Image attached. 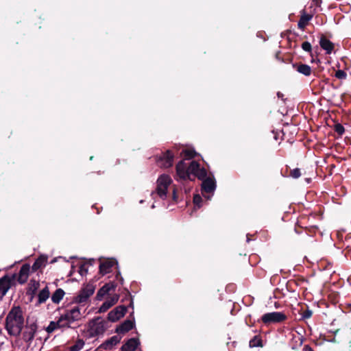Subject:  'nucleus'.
Wrapping results in <instances>:
<instances>
[{"label":"nucleus","mask_w":351,"mask_h":351,"mask_svg":"<svg viewBox=\"0 0 351 351\" xmlns=\"http://www.w3.org/2000/svg\"><path fill=\"white\" fill-rule=\"evenodd\" d=\"M139 344L140 341L138 339L130 338L121 346V350H124L125 351H135Z\"/></svg>","instance_id":"21"},{"label":"nucleus","mask_w":351,"mask_h":351,"mask_svg":"<svg viewBox=\"0 0 351 351\" xmlns=\"http://www.w3.org/2000/svg\"><path fill=\"white\" fill-rule=\"evenodd\" d=\"M38 326L36 323L33 322L30 324H27L25 326V330L23 332V339L25 342L31 343L34 338Z\"/></svg>","instance_id":"11"},{"label":"nucleus","mask_w":351,"mask_h":351,"mask_svg":"<svg viewBox=\"0 0 351 351\" xmlns=\"http://www.w3.org/2000/svg\"><path fill=\"white\" fill-rule=\"evenodd\" d=\"M174 159V154L169 149L156 156V162L161 168L172 167Z\"/></svg>","instance_id":"7"},{"label":"nucleus","mask_w":351,"mask_h":351,"mask_svg":"<svg viewBox=\"0 0 351 351\" xmlns=\"http://www.w3.org/2000/svg\"><path fill=\"white\" fill-rule=\"evenodd\" d=\"M301 13L302 14L298 23V27L300 29H304L308 24V22L312 19L313 15L306 14L304 10H303Z\"/></svg>","instance_id":"24"},{"label":"nucleus","mask_w":351,"mask_h":351,"mask_svg":"<svg viewBox=\"0 0 351 351\" xmlns=\"http://www.w3.org/2000/svg\"><path fill=\"white\" fill-rule=\"evenodd\" d=\"M90 160H93V156H90Z\"/></svg>","instance_id":"54"},{"label":"nucleus","mask_w":351,"mask_h":351,"mask_svg":"<svg viewBox=\"0 0 351 351\" xmlns=\"http://www.w3.org/2000/svg\"><path fill=\"white\" fill-rule=\"evenodd\" d=\"M48 258L47 256L40 255L38 258L35 261L33 265L32 266V271L34 272L37 270L41 269L42 267H45L47 263Z\"/></svg>","instance_id":"23"},{"label":"nucleus","mask_w":351,"mask_h":351,"mask_svg":"<svg viewBox=\"0 0 351 351\" xmlns=\"http://www.w3.org/2000/svg\"><path fill=\"white\" fill-rule=\"evenodd\" d=\"M335 77L339 80H345L347 77V73L343 70H337L335 74Z\"/></svg>","instance_id":"39"},{"label":"nucleus","mask_w":351,"mask_h":351,"mask_svg":"<svg viewBox=\"0 0 351 351\" xmlns=\"http://www.w3.org/2000/svg\"><path fill=\"white\" fill-rule=\"evenodd\" d=\"M55 261H56V260H55V259H54V260H53V261H51V263H54Z\"/></svg>","instance_id":"55"},{"label":"nucleus","mask_w":351,"mask_h":351,"mask_svg":"<svg viewBox=\"0 0 351 351\" xmlns=\"http://www.w3.org/2000/svg\"><path fill=\"white\" fill-rule=\"evenodd\" d=\"M94 263H95V260L94 259H90L87 262H86L85 263H86V265H92Z\"/></svg>","instance_id":"48"},{"label":"nucleus","mask_w":351,"mask_h":351,"mask_svg":"<svg viewBox=\"0 0 351 351\" xmlns=\"http://www.w3.org/2000/svg\"><path fill=\"white\" fill-rule=\"evenodd\" d=\"M189 169L191 171L192 178H197L199 180H204L207 178V171L204 167H202L199 163L193 160L189 163Z\"/></svg>","instance_id":"8"},{"label":"nucleus","mask_w":351,"mask_h":351,"mask_svg":"<svg viewBox=\"0 0 351 351\" xmlns=\"http://www.w3.org/2000/svg\"><path fill=\"white\" fill-rule=\"evenodd\" d=\"M307 282H308V280L303 277H300L295 280L289 281V284L290 285H291L292 284H294L296 286H301L304 283H307Z\"/></svg>","instance_id":"32"},{"label":"nucleus","mask_w":351,"mask_h":351,"mask_svg":"<svg viewBox=\"0 0 351 351\" xmlns=\"http://www.w3.org/2000/svg\"><path fill=\"white\" fill-rule=\"evenodd\" d=\"M106 330V322L98 317L93 320L90 328V334L91 337H95L104 334Z\"/></svg>","instance_id":"9"},{"label":"nucleus","mask_w":351,"mask_h":351,"mask_svg":"<svg viewBox=\"0 0 351 351\" xmlns=\"http://www.w3.org/2000/svg\"><path fill=\"white\" fill-rule=\"evenodd\" d=\"M96 285L93 282L84 284L79 291V293L73 299V302L76 304H86L90 297L94 293Z\"/></svg>","instance_id":"2"},{"label":"nucleus","mask_w":351,"mask_h":351,"mask_svg":"<svg viewBox=\"0 0 351 351\" xmlns=\"http://www.w3.org/2000/svg\"><path fill=\"white\" fill-rule=\"evenodd\" d=\"M216 189V182L214 178H207L202 180V191L203 192L210 193L214 192Z\"/></svg>","instance_id":"16"},{"label":"nucleus","mask_w":351,"mask_h":351,"mask_svg":"<svg viewBox=\"0 0 351 351\" xmlns=\"http://www.w3.org/2000/svg\"><path fill=\"white\" fill-rule=\"evenodd\" d=\"M24 326V318L20 307H14L7 315L5 328L11 336L18 337Z\"/></svg>","instance_id":"1"},{"label":"nucleus","mask_w":351,"mask_h":351,"mask_svg":"<svg viewBox=\"0 0 351 351\" xmlns=\"http://www.w3.org/2000/svg\"><path fill=\"white\" fill-rule=\"evenodd\" d=\"M84 341L82 339H78L75 343L69 348V351H80L83 348Z\"/></svg>","instance_id":"30"},{"label":"nucleus","mask_w":351,"mask_h":351,"mask_svg":"<svg viewBox=\"0 0 351 351\" xmlns=\"http://www.w3.org/2000/svg\"><path fill=\"white\" fill-rule=\"evenodd\" d=\"M95 351H102V350H99V348H97Z\"/></svg>","instance_id":"53"},{"label":"nucleus","mask_w":351,"mask_h":351,"mask_svg":"<svg viewBox=\"0 0 351 351\" xmlns=\"http://www.w3.org/2000/svg\"><path fill=\"white\" fill-rule=\"evenodd\" d=\"M287 319V316L283 312L274 311L263 314L258 320L262 322L265 326H270L272 324H278L284 323Z\"/></svg>","instance_id":"3"},{"label":"nucleus","mask_w":351,"mask_h":351,"mask_svg":"<svg viewBox=\"0 0 351 351\" xmlns=\"http://www.w3.org/2000/svg\"><path fill=\"white\" fill-rule=\"evenodd\" d=\"M279 53H280V52L276 53V58H279V56H278V55H279Z\"/></svg>","instance_id":"50"},{"label":"nucleus","mask_w":351,"mask_h":351,"mask_svg":"<svg viewBox=\"0 0 351 351\" xmlns=\"http://www.w3.org/2000/svg\"><path fill=\"white\" fill-rule=\"evenodd\" d=\"M30 269L31 267L28 263L23 264L21 266L18 274V277L17 278H16L19 284L23 285L27 281Z\"/></svg>","instance_id":"14"},{"label":"nucleus","mask_w":351,"mask_h":351,"mask_svg":"<svg viewBox=\"0 0 351 351\" xmlns=\"http://www.w3.org/2000/svg\"><path fill=\"white\" fill-rule=\"evenodd\" d=\"M118 263L114 258H107L103 261H100L99 264V274L102 276L112 271V268L117 265Z\"/></svg>","instance_id":"12"},{"label":"nucleus","mask_w":351,"mask_h":351,"mask_svg":"<svg viewBox=\"0 0 351 351\" xmlns=\"http://www.w3.org/2000/svg\"><path fill=\"white\" fill-rule=\"evenodd\" d=\"M125 291H126V295H125V298L122 300V302H124L125 300H128L130 302L128 306L133 308V300L132 298L131 293L128 289H125Z\"/></svg>","instance_id":"40"},{"label":"nucleus","mask_w":351,"mask_h":351,"mask_svg":"<svg viewBox=\"0 0 351 351\" xmlns=\"http://www.w3.org/2000/svg\"><path fill=\"white\" fill-rule=\"evenodd\" d=\"M50 295L49 290L47 286H46L44 289H43L38 293V304H40L45 303L46 300L49 298Z\"/></svg>","instance_id":"25"},{"label":"nucleus","mask_w":351,"mask_h":351,"mask_svg":"<svg viewBox=\"0 0 351 351\" xmlns=\"http://www.w3.org/2000/svg\"><path fill=\"white\" fill-rule=\"evenodd\" d=\"M117 287V284L114 282H110L108 283H106L103 287H101L97 291L95 299L97 300L101 301L104 298V297L107 295L110 291H114Z\"/></svg>","instance_id":"13"},{"label":"nucleus","mask_w":351,"mask_h":351,"mask_svg":"<svg viewBox=\"0 0 351 351\" xmlns=\"http://www.w3.org/2000/svg\"><path fill=\"white\" fill-rule=\"evenodd\" d=\"M119 351H125V350H121V349H120V350H119Z\"/></svg>","instance_id":"56"},{"label":"nucleus","mask_w":351,"mask_h":351,"mask_svg":"<svg viewBox=\"0 0 351 351\" xmlns=\"http://www.w3.org/2000/svg\"><path fill=\"white\" fill-rule=\"evenodd\" d=\"M64 291L63 289L59 288L57 289L55 292L52 294L51 300L55 304H59L60 302L62 300L64 295Z\"/></svg>","instance_id":"27"},{"label":"nucleus","mask_w":351,"mask_h":351,"mask_svg":"<svg viewBox=\"0 0 351 351\" xmlns=\"http://www.w3.org/2000/svg\"><path fill=\"white\" fill-rule=\"evenodd\" d=\"M250 237H248V236H247V241L249 242L250 241Z\"/></svg>","instance_id":"52"},{"label":"nucleus","mask_w":351,"mask_h":351,"mask_svg":"<svg viewBox=\"0 0 351 351\" xmlns=\"http://www.w3.org/2000/svg\"><path fill=\"white\" fill-rule=\"evenodd\" d=\"M334 130L337 132L339 136H342L345 132V128L341 123H336L334 125Z\"/></svg>","instance_id":"36"},{"label":"nucleus","mask_w":351,"mask_h":351,"mask_svg":"<svg viewBox=\"0 0 351 351\" xmlns=\"http://www.w3.org/2000/svg\"><path fill=\"white\" fill-rule=\"evenodd\" d=\"M16 274H14L11 276L6 274L0 278V300L5 295L8 291L16 285Z\"/></svg>","instance_id":"6"},{"label":"nucleus","mask_w":351,"mask_h":351,"mask_svg":"<svg viewBox=\"0 0 351 351\" xmlns=\"http://www.w3.org/2000/svg\"><path fill=\"white\" fill-rule=\"evenodd\" d=\"M230 344L231 345V346H232L233 348H235L237 345V341H232L231 343H228L227 345L228 346H230Z\"/></svg>","instance_id":"47"},{"label":"nucleus","mask_w":351,"mask_h":351,"mask_svg":"<svg viewBox=\"0 0 351 351\" xmlns=\"http://www.w3.org/2000/svg\"><path fill=\"white\" fill-rule=\"evenodd\" d=\"M312 315H313V311L311 309H309L308 307H307L301 313L302 319L304 320L309 319L311 317Z\"/></svg>","instance_id":"37"},{"label":"nucleus","mask_w":351,"mask_h":351,"mask_svg":"<svg viewBox=\"0 0 351 351\" xmlns=\"http://www.w3.org/2000/svg\"><path fill=\"white\" fill-rule=\"evenodd\" d=\"M39 287V281H37L34 279L30 280L27 288V295L30 296L31 299H32L36 294L37 290L38 289Z\"/></svg>","instance_id":"20"},{"label":"nucleus","mask_w":351,"mask_h":351,"mask_svg":"<svg viewBox=\"0 0 351 351\" xmlns=\"http://www.w3.org/2000/svg\"><path fill=\"white\" fill-rule=\"evenodd\" d=\"M313 3L317 7H320L321 3H322V0H313Z\"/></svg>","instance_id":"46"},{"label":"nucleus","mask_w":351,"mask_h":351,"mask_svg":"<svg viewBox=\"0 0 351 351\" xmlns=\"http://www.w3.org/2000/svg\"><path fill=\"white\" fill-rule=\"evenodd\" d=\"M59 321L61 322L62 321H66L68 322L69 323L71 324L73 322H74L73 321H71V315H70V311L69 310H66V313L63 315H62L60 317H59Z\"/></svg>","instance_id":"35"},{"label":"nucleus","mask_w":351,"mask_h":351,"mask_svg":"<svg viewBox=\"0 0 351 351\" xmlns=\"http://www.w3.org/2000/svg\"><path fill=\"white\" fill-rule=\"evenodd\" d=\"M293 67L300 73L305 75L309 76L311 74L312 69L311 67L306 64L303 63H295L293 64Z\"/></svg>","instance_id":"22"},{"label":"nucleus","mask_w":351,"mask_h":351,"mask_svg":"<svg viewBox=\"0 0 351 351\" xmlns=\"http://www.w3.org/2000/svg\"><path fill=\"white\" fill-rule=\"evenodd\" d=\"M249 346L250 348L254 347H263V340L261 335L254 336L249 342Z\"/></svg>","instance_id":"28"},{"label":"nucleus","mask_w":351,"mask_h":351,"mask_svg":"<svg viewBox=\"0 0 351 351\" xmlns=\"http://www.w3.org/2000/svg\"><path fill=\"white\" fill-rule=\"evenodd\" d=\"M172 180L168 175L163 174L157 180V186L156 191L152 193V195H158L161 199H165L167 197V192L169 186L171 184Z\"/></svg>","instance_id":"4"},{"label":"nucleus","mask_w":351,"mask_h":351,"mask_svg":"<svg viewBox=\"0 0 351 351\" xmlns=\"http://www.w3.org/2000/svg\"><path fill=\"white\" fill-rule=\"evenodd\" d=\"M250 237H248V236H247V241L249 242L250 241Z\"/></svg>","instance_id":"51"},{"label":"nucleus","mask_w":351,"mask_h":351,"mask_svg":"<svg viewBox=\"0 0 351 351\" xmlns=\"http://www.w3.org/2000/svg\"><path fill=\"white\" fill-rule=\"evenodd\" d=\"M119 295L114 294L110 298H108L99 307L98 313H101L107 311L110 307L114 305L119 300Z\"/></svg>","instance_id":"18"},{"label":"nucleus","mask_w":351,"mask_h":351,"mask_svg":"<svg viewBox=\"0 0 351 351\" xmlns=\"http://www.w3.org/2000/svg\"><path fill=\"white\" fill-rule=\"evenodd\" d=\"M295 231L298 234L300 233V231L298 230L297 227L295 228Z\"/></svg>","instance_id":"49"},{"label":"nucleus","mask_w":351,"mask_h":351,"mask_svg":"<svg viewBox=\"0 0 351 351\" xmlns=\"http://www.w3.org/2000/svg\"><path fill=\"white\" fill-rule=\"evenodd\" d=\"M176 171L175 179L178 181L194 180V178L191 177L189 165L186 163L184 160H181L178 162L176 166Z\"/></svg>","instance_id":"5"},{"label":"nucleus","mask_w":351,"mask_h":351,"mask_svg":"<svg viewBox=\"0 0 351 351\" xmlns=\"http://www.w3.org/2000/svg\"><path fill=\"white\" fill-rule=\"evenodd\" d=\"M79 273L82 276L87 274L88 269L86 267V263H82L80 265Z\"/></svg>","instance_id":"41"},{"label":"nucleus","mask_w":351,"mask_h":351,"mask_svg":"<svg viewBox=\"0 0 351 351\" xmlns=\"http://www.w3.org/2000/svg\"><path fill=\"white\" fill-rule=\"evenodd\" d=\"M71 321L76 322L82 319V315L79 306H75L69 310Z\"/></svg>","instance_id":"26"},{"label":"nucleus","mask_w":351,"mask_h":351,"mask_svg":"<svg viewBox=\"0 0 351 351\" xmlns=\"http://www.w3.org/2000/svg\"><path fill=\"white\" fill-rule=\"evenodd\" d=\"M319 45L322 49L326 51V54H330L334 49L335 45L329 39H328L324 34H321L319 38Z\"/></svg>","instance_id":"15"},{"label":"nucleus","mask_w":351,"mask_h":351,"mask_svg":"<svg viewBox=\"0 0 351 351\" xmlns=\"http://www.w3.org/2000/svg\"><path fill=\"white\" fill-rule=\"evenodd\" d=\"M70 324H71L69 323L66 321H62L61 322H60V324H58V328H69V327H71Z\"/></svg>","instance_id":"42"},{"label":"nucleus","mask_w":351,"mask_h":351,"mask_svg":"<svg viewBox=\"0 0 351 351\" xmlns=\"http://www.w3.org/2000/svg\"><path fill=\"white\" fill-rule=\"evenodd\" d=\"M197 154L193 149H183L181 152V156L184 158L185 160H190L195 158Z\"/></svg>","instance_id":"29"},{"label":"nucleus","mask_w":351,"mask_h":351,"mask_svg":"<svg viewBox=\"0 0 351 351\" xmlns=\"http://www.w3.org/2000/svg\"><path fill=\"white\" fill-rule=\"evenodd\" d=\"M202 198L199 194H195L193 196V204L195 206L199 208L202 206Z\"/></svg>","instance_id":"38"},{"label":"nucleus","mask_w":351,"mask_h":351,"mask_svg":"<svg viewBox=\"0 0 351 351\" xmlns=\"http://www.w3.org/2000/svg\"><path fill=\"white\" fill-rule=\"evenodd\" d=\"M127 306L125 305H119L108 313V319L112 322L118 321L123 317L127 312Z\"/></svg>","instance_id":"10"},{"label":"nucleus","mask_w":351,"mask_h":351,"mask_svg":"<svg viewBox=\"0 0 351 351\" xmlns=\"http://www.w3.org/2000/svg\"><path fill=\"white\" fill-rule=\"evenodd\" d=\"M121 339V337L118 335H114L110 337V339L106 340L104 343H102L97 348H99V350H110L112 347L117 344H118Z\"/></svg>","instance_id":"19"},{"label":"nucleus","mask_w":351,"mask_h":351,"mask_svg":"<svg viewBox=\"0 0 351 351\" xmlns=\"http://www.w3.org/2000/svg\"><path fill=\"white\" fill-rule=\"evenodd\" d=\"M303 351H314V350L310 346L305 345L303 348Z\"/></svg>","instance_id":"45"},{"label":"nucleus","mask_w":351,"mask_h":351,"mask_svg":"<svg viewBox=\"0 0 351 351\" xmlns=\"http://www.w3.org/2000/svg\"><path fill=\"white\" fill-rule=\"evenodd\" d=\"M116 278H117V279H118L120 281L121 284L123 285V278L122 276H121V274H120L119 271L117 272V274L116 275Z\"/></svg>","instance_id":"44"},{"label":"nucleus","mask_w":351,"mask_h":351,"mask_svg":"<svg viewBox=\"0 0 351 351\" xmlns=\"http://www.w3.org/2000/svg\"><path fill=\"white\" fill-rule=\"evenodd\" d=\"M301 47L304 51L308 52L311 57L313 56V53H312V46L309 42L305 41V42L302 43Z\"/></svg>","instance_id":"33"},{"label":"nucleus","mask_w":351,"mask_h":351,"mask_svg":"<svg viewBox=\"0 0 351 351\" xmlns=\"http://www.w3.org/2000/svg\"><path fill=\"white\" fill-rule=\"evenodd\" d=\"M172 198H173V200L175 202H178V196L177 195V191H176V189H174L173 191V195H172Z\"/></svg>","instance_id":"43"},{"label":"nucleus","mask_w":351,"mask_h":351,"mask_svg":"<svg viewBox=\"0 0 351 351\" xmlns=\"http://www.w3.org/2000/svg\"><path fill=\"white\" fill-rule=\"evenodd\" d=\"M134 326V321L126 319L120 325L117 326L115 329V332L118 334H125L131 330Z\"/></svg>","instance_id":"17"},{"label":"nucleus","mask_w":351,"mask_h":351,"mask_svg":"<svg viewBox=\"0 0 351 351\" xmlns=\"http://www.w3.org/2000/svg\"><path fill=\"white\" fill-rule=\"evenodd\" d=\"M302 176L301 170L299 168L291 169L289 172V176L298 179Z\"/></svg>","instance_id":"34"},{"label":"nucleus","mask_w":351,"mask_h":351,"mask_svg":"<svg viewBox=\"0 0 351 351\" xmlns=\"http://www.w3.org/2000/svg\"><path fill=\"white\" fill-rule=\"evenodd\" d=\"M59 319L57 322L51 321L50 322L49 326L46 328V330L48 333L53 332L56 329L59 328H58V324H60Z\"/></svg>","instance_id":"31"}]
</instances>
